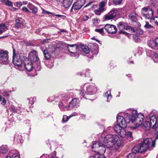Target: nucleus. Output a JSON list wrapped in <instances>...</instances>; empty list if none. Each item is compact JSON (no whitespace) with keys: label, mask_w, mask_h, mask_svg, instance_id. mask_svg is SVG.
Instances as JSON below:
<instances>
[{"label":"nucleus","mask_w":158,"mask_h":158,"mask_svg":"<svg viewBox=\"0 0 158 158\" xmlns=\"http://www.w3.org/2000/svg\"><path fill=\"white\" fill-rule=\"evenodd\" d=\"M124 118L123 116L118 117V122L124 127L131 121L132 123H135L138 126L142 124L144 118L143 114L139 113L137 114V111L130 109L126 110L124 113Z\"/></svg>","instance_id":"obj_1"},{"label":"nucleus","mask_w":158,"mask_h":158,"mask_svg":"<svg viewBox=\"0 0 158 158\" xmlns=\"http://www.w3.org/2000/svg\"><path fill=\"white\" fill-rule=\"evenodd\" d=\"M67 96L65 94H64L58 96L55 95L53 99H52V97H50L49 99L51 100V102L57 98L62 100L61 102L58 104V106L60 109H63L64 110H70L76 107L79 106V100L77 98H74L69 102L68 107H67L65 104V102L67 101L68 99Z\"/></svg>","instance_id":"obj_2"},{"label":"nucleus","mask_w":158,"mask_h":158,"mask_svg":"<svg viewBox=\"0 0 158 158\" xmlns=\"http://www.w3.org/2000/svg\"><path fill=\"white\" fill-rule=\"evenodd\" d=\"M152 126L155 134L158 132V114L153 115L147 117L145 122L142 125V127L146 130H148Z\"/></svg>","instance_id":"obj_3"},{"label":"nucleus","mask_w":158,"mask_h":158,"mask_svg":"<svg viewBox=\"0 0 158 158\" xmlns=\"http://www.w3.org/2000/svg\"><path fill=\"white\" fill-rule=\"evenodd\" d=\"M104 146L108 148L112 147L114 144L119 147L121 143L120 139L116 135H108L104 137L103 140Z\"/></svg>","instance_id":"obj_4"},{"label":"nucleus","mask_w":158,"mask_h":158,"mask_svg":"<svg viewBox=\"0 0 158 158\" xmlns=\"http://www.w3.org/2000/svg\"><path fill=\"white\" fill-rule=\"evenodd\" d=\"M26 58L22 54H18L16 56H13L12 61L15 67L20 70V68L22 66L23 60Z\"/></svg>","instance_id":"obj_5"},{"label":"nucleus","mask_w":158,"mask_h":158,"mask_svg":"<svg viewBox=\"0 0 158 158\" xmlns=\"http://www.w3.org/2000/svg\"><path fill=\"white\" fill-rule=\"evenodd\" d=\"M103 143L99 142H96L94 143L92 147V148L93 151L95 152H97L98 153H101L102 154L104 153L106 151V148L104 145Z\"/></svg>","instance_id":"obj_6"},{"label":"nucleus","mask_w":158,"mask_h":158,"mask_svg":"<svg viewBox=\"0 0 158 158\" xmlns=\"http://www.w3.org/2000/svg\"><path fill=\"white\" fill-rule=\"evenodd\" d=\"M58 49V48L54 46H52L51 48L49 49L48 52L46 49H44V50H42L45 59L49 60L50 59L52 55H55Z\"/></svg>","instance_id":"obj_7"},{"label":"nucleus","mask_w":158,"mask_h":158,"mask_svg":"<svg viewBox=\"0 0 158 158\" xmlns=\"http://www.w3.org/2000/svg\"><path fill=\"white\" fill-rule=\"evenodd\" d=\"M141 14L146 18L149 19L152 17L153 12L152 9L149 6H147L142 9Z\"/></svg>","instance_id":"obj_8"},{"label":"nucleus","mask_w":158,"mask_h":158,"mask_svg":"<svg viewBox=\"0 0 158 158\" xmlns=\"http://www.w3.org/2000/svg\"><path fill=\"white\" fill-rule=\"evenodd\" d=\"M28 59L33 63H39L37 52L35 50L30 52L28 56Z\"/></svg>","instance_id":"obj_9"},{"label":"nucleus","mask_w":158,"mask_h":158,"mask_svg":"<svg viewBox=\"0 0 158 158\" xmlns=\"http://www.w3.org/2000/svg\"><path fill=\"white\" fill-rule=\"evenodd\" d=\"M149 149L146 145H144L141 143L140 144L134 147L133 148V151L135 152L142 153L145 152L147 150Z\"/></svg>","instance_id":"obj_10"},{"label":"nucleus","mask_w":158,"mask_h":158,"mask_svg":"<svg viewBox=\"0 0 158 158\" xmlns=\"http://www.w3.org/2000/svg\"><path fill=\"white\" fill-rule=\"evenodd\" d=\"M85 3V0H78L73 4L71 8V11L73 10H79L81 9Z\"/></svg>","instance_id":"obj_11"},{"label":"nucleus","mask_w":158,"mask_h":158,"mask_svg":"<svg viewBox=\"0 0 158 158\" xmlns=\"http://www.w3.org/2000/svg\"><path fill=\"white\" fill-rule=\"evenodd\" d=\"M8 52L7 51H0V62L4 64H7L8 60Z\"/></svg>","instance_id":"obj_12"},{"label":"nucleus","mask_w":158,"mask_h":158,"mask_svg":"<svg viewBox=\"0 0 158 158\" xmlns=\"http://www.w3.org/2000/svg\"><path fill=\"white\" fill-rule=\"evenodd\" d=\"M104 29L107 32L110 34H114L117 31L116 26L110 24H106L104 26Z\"/></svg>","instance_id":"obj_13"},{"label":"nucleus","mask_w":158,"mask_h":158,"mask_svg":"<svg viewBox=\"0 0 158 158\" xmlns=\"http://www.w3.org/2000/svg\"><path fill=\"white\" fill-rule=\"evenodd\" d=\"M118 13L117 9L113 8L110 12L106 15L105 19L106 20H109L114 18Z\"/></svg>","instance_id":"obj_14"},{"label":"nucleus","mask_w":158,"mask_h":158,"mask_svg":"<svg viewBox=\"0 0 158 158\" xmlns=\"http://www.w3.org/2000/svg\"><path fill=\"white\" fill-rule=\"evenodd\" d=\"M117 26L119 30L120 31H119L120 34H127V33L123 31L124 29H130L131 28V26H127L126 25L125 23L123 22H120L117 24Z\"/></svg>","instance_id":"obj_15"},{"label":"nucleus","mask_w":158,"mask_h":158,"mask_svg":"<svg viewBox=\"0 0 158 158\" xmlns=\"http://www.w3.org/2000/svg\"><path fill=\"white\" fill-rule=\"evenodd\" d=\"M144 145H146L149 148L155 146V142L154 140H152L151 139L147 138L144 139L143 142H142Z\"/></svg>","instance_id":"obj_16"},{"label":"nucleus","mask_w":158,"mask_h":158,"mask_svg":"<svg viewBox=\"0 0 158 158\" xmlns=\"http://www.w3.org/2000/svg\"><path fill=\"white\" fill-rule=\"evenodd\" d=\"M15 24L14 26L15 28L19 29L21 28H24L25 26L24 24V20L21 18H18L15 20Z\"/></svg>","instance_id":"obj_17"},{"label":"nucleus","mask_w":158,"mask_h":158,"mask_svg":"<svg viewBox=\"0 0 158 158\" xmlns=\"http://www.w3.org/2000/svg\"><path fill=\"white\" fill-rule=\"evenodd\" d=\"M67 48L69 51L71 53L73 54H77V52L78 50V47L76 44L70 45L67 44Z\"/></svg>","instance_id":"obj_18"},{"label":"nucleus","mask_w":158,"mask_h":158,"mask_svg":"<svg viewBox=\"0 0 158 158\" xmlns=\"http://www.w3.org/2000/svg\"><path fill=\"white\" fill-rule=\"evenodd\" d=\"M87 94L89 95L94 94L97 91V88L96 87L93 85H90L88 86L86 89Z\"/></svg>","instance_id":"obj_19"},{"label":"nucleus","mask_w":158,"mask_h":158,"mask_svg":"<svg viewBox=\"0 0 158 158\" xmlns=\"http://www.w3.org/2000/svg\"><path fill=\"white\" fill-rule=\"evenodd\" d=\"M8 152L6 146H2L0 147V158H4Z\"/></svg>","instance_id":"obj_20"},{"label":"nucleus","mask_w":158,"mask_h":158,"mask_svg":"<svg viewBox=\"0 0 158 158\" xmlns=\"http://www.w3.org/2000/svg\"><path fill=\"white\" fill-rule=\"evenodd\" d=\"M119 116H118L116 118H117V121L118 123V124H116L115 125L114 129V131L116 132L117 134L118 133H119V131H121V129H122V128L123 127H125L127 126H124L123 125H122V124H121V123H119L118 122V117ZM126 126H127L126 125Z\"/></svg>","instance_id":"obj_21"},{"label":"nucleus","mask_w":158,"mask_h":158,"mask_svg":"<svg viewBox=\"0 0 158 158\" xmlns=\"http://www.w3.org/2000/svg\"><path fill=\"white\" fill-rule=\"evenodd\" d=\"M32 63H33L32 62L29 61L24 63V67L27 71L30 72L32 70L33 68Z\"/></svg>","instance_id":"obj_22"},{"label":"nucleus","mask_w":158,"mask_h":158,"mask_svg":"<svg viewBox=\"0 0 158 158\" xmlns=\"http://www.w3.org/2000/svg\"><path fill=\"white\" fill-rule=\"evenodd\" d=\"M62 2L63 6L65 8H68L71 5L73 0H59Z\"/></svg>","instance_id":"obj_23"},{"label":"nucleus","mask_w":158,"mask_h":158,"mask_svg":"<svg viewBox=\"0 0 158 158\" xmlns=\"http://www.w3.org/2000/svg\"><path fill=\"white\" fill-rule=\"evenodd\" d=\"M27 7L31 10H32L33 13H35L37 12V8L30 3L28 4Z\"/></svg>","instance_id":"obj_24"},{"label":"nucleus","mask_w":158,"mask_h":158,"mask_svg":"<svg viewBox=\"0 0 158 158\" xmlns=\"http://www.w3.org/2000/svg\"><path fill=\"white\" fill-rule=\"evenodd\" d=\"M151 53L150 55H149L148 52H147V56L149 57L151 56V54H153V59L155 62H158V54L156 53H153V52L151 51Z\"/></svg>","instance_id":"obj_25"},{"label":"nucleus","mask_w":158,"mask_h":158,"mask_svg":"<svg viewBox=\"0 0 158 158\" xmlns=\"http://www.w3.org/2000/svg\"><path fill=\"white\" fill-rule=\"evenodd\" d=\"M14 141L17 143H22L23 142L22 137L20 135H16L15 137Z\"/></svg>","instance_id":"obj_26"},{"label":"nucleus","mask_w":158,"mask_h":158,"mask_svg":"<svg viewBox=\"0 0 158 158\" xmlns=\"http://www.w3.org/2000/svg\"><path fill=\"white\" fill-rule=\"evenodd\" d=\"M144 27L146 28L151 29V31L152 32H154L156 30L155 28L150 25L148 22H146V23L144 26Z\"/></svg>","instance_id":"obj_27"},{"label":"nucleus","mask_w":158,"mask_h":158,"mask_svg":"<svg viewBox=\"0 0 158 158\" xmlns=\"http://www.w3.org/2000/svg\"><path fill=\"white\" fill-rule=\"evenodd\" d=\"M81 48L82 50L86 54H88L89 52V48L86 45H82L81 46Z\"/></svg>","instance_id":"obj_28"},{"label":"nucleus","mask_w":158,"mask_h":158,"mask_svg":"<svg viewBox=\"0 0 158 158\" xmlns=\"http://www.w3.org/2000/svg\"><path fill=\"white\" fill-rule=\"evenodd\" d=\"M137 15L135 13H132L130 14L129 17L131 20L132 22H136V17Z\"/></svg>","instance_id":"obj_29"},{"label":"nucleus","mask_w":158,"mask_h":158,"mask_svg":"<svg viewBox=\"0 0 158 158\" xmlns=\"http://www.w3.org/2000/svg\"><path fill=\"white\" fill-rule=\"evenodd\" d=\"M6 26L5 24H0V35L6 31Z\"/></svg>","instance_id":"obj_30"},{"label":"nucleus","mask_w":158,"mask_h":158,"mask_svg":"<svg viewBox=\"0 0 158 158\" xmlns=\"http://www.w3.org/2000/svg\"><path fill=\"white\" fill-rule=\"evenodd\" d=\"M124 127H123L121 131H119V133H118L117 134L119 135L121 137L123 138L126 135V132L125 129Z\"/></svg>","instance_id":"obj_31"},{"label":"nucleus","mask_w":158,"mask_h":158,"mask_svg":"<svg viewBox=\"0 0 158 158\" xmlns=\"http://www.w3.org/2000/svg\"><path fill=\"white\" fill-rule=\"evenodd\" d=\"M148 46L151 48L154 49L156 46L155 41L153 40H151L149 41L148 44Z\"/></svg>","instance_id":"obj_32"},{"label":"nucleus","mask_w":158,"mask_h":158,"mask_svg":"<svg viewBox=\"0 0 158 158\" xmlns=\"http://www.w3.org/2000/svg\"><path fill=\"white\" fill-rule=\"evenodd\" d=\"M103 96L105 97H106L107 98V101L109 102V97H110V98H112L111 94V91L110 90H108L106 93H105L104 95Z\"/></svg>","instance_id":"obj_33"},{"label":"nucleus","mask_w":158,"mask_h":158,"mask_svg":"<svg viewBox=\"0 0 158 158\" xmlns=\"http://www.w3.org/2000/svg\"><path fill=\"white\" fill-rule=\"evenodd\" d=\"M104 10L99 7L98 8L96 9L94 11L95 14L96 15H100Z\"/></svg>","instance_id":"obj_34"},{"label":"nucleus","mask_w":158,"mask_h":158,"mask_svg":"<svg viewBox=\"0 0 158 158\" xmlns=\"http://www.w3.org/2000/svg\"><path fill=\"white\" fill-rule=\"evenodd\" d=\"M133 148L132 149V152L129 153L127 156V158H135V154L137 152H135L133 151Z\"/></svg>","instance_id":"obj_35"},{"label":"nucleus","mask_w":158,"mask_h":158,"mask_svg":"<svg viewBox=\"0 0 158 158\" xmlns=\"http://www.w3.org/2000/svg\"><path fill=\"white\" fill-rule=\"evenodd\" d=\"M90 70L88 69L87 71L85 72V76L87 77V80H89V81H91L92 80V79L91 78V77H88V75H89Z\"/></svg>","instance_id":"obj_36"},{"label":"nucleus","mask_w":158,"mask_h":158,"mask_svg":"<svg viewBox=\"0 0 158 158\" xmlns=\"http://www.w3.org/2000/svg\"><path fill=\"white\" fill-rule=\"evenodd\" d=\"M90 158H106V157L102 155L96 154L94 157L91 156Z\"/></svg>","instance_id":"obj_37"},{"label":"nucleus","mask_w":158,"mask_h":158,"mask_svg":"<svg viewBox=\"0 0 158 158\" xmlns=\"http://www.w3.org/2000/svg\"><path fill=\"white\" fill-rule=\"evenodd\" d=\"M5 158H19V156L18 154L17 153H14L12 155L11 157L10 156H6Z\"/></svg>","instance_id":"obj_38"},{"label":"nucleus","mask_w":158,"mask_h":158,"mask_svg":"<svg viewBox=\"0 0 158 158\" xmlns=\"http://www.w3.org/2000/svg\"><path fill=\"white\" fill-rule=\"evenodd\" d=\"M123 0H113V3L115 5L120 4Z\"/></svg>","instance_id":"obj_39"},{"label":"nucleus","mask_w":158,"mask_h":158,"mask_svg":"<svg viewBox=\"0 0 158 158\" xmlns=\"http://www.w3.org/2000/svg\"><path fill=\"white\" fill-rule=\"evenodd\" d=\"M36 101V98L34 97L33 98H29V103L31 105L33 104L34 102Z\"/></svg>","instance_id":"obj_40"},{"label":"nucleus","mask_w":158,"mask_h":158,"mask_svg":"<svg viewBox=\"0 0 158 158\" xmlns=\"http://www.w3.org/2000/svg\"><path fill=\"white\" fill-rule=\"evenodd\" d=\"M151 21L153 22L155 24L158 25V17L156 16L151 19Z\"/></svg>","instance_id":"obj_41"},{"label":"nucleus","mask_w":158,"mask_h":158,"mask_svg":"<svg viewBox=\"0 0 158 158\" xmlns=\"http://www.w3.org/2000/svg\"><path fill=\"white\" fill-rule=\"evenodd\" d=\"M5 5L11 7H12L13 6V2L9 0H7L6 1V3Z\"/></svg>","instance_id":"obj_42"},{"label":"nucleus","mask_w":158,"mask_h":158,"mask_svg":"<svg viewBox=\"0 0 158 158\" xmlns=\"http://www.w3.org/2000/svg\"><path fill=\"white\" fill-rule=\"evenodd\" d=\"M104 28H102L101 29H96L95 30V31L96 32H98L100 33V34H101L102 35H103L104 34Z\"/></svg>","instance_id":"obj_43"},{"label":"nucleus","mask_w":158,"mask_h":158,"mask_svg":"<svg viewBox=\"0 0 158 158\" xmlns=\"http://www.w3.org/2000/svg\"><path fill=\"white\" fill-rule=\"evenodd\" d=\"M92 51L93 54L95 55H97L98 53V47L97 46H95L94 50H93V49H92Z\"/></svg>","instance_id":"obj_44"},{"label":"nucleus","mask_w":158,"mask_h":158,"mask_svg":"<svg viewBox=\"0 0 158 158\" xmlns=\"http://www.w3.org/2000/svg\"><path fill=\"white\" fill-rule=\"evenodd\" d=\"M9 110L13 113H17L18 111L14 107H11L9 108Z\"/></svg>","instance_id":"obj_45"},{"label":"nucleus","mask_w":158,"mask_h":158,"mask_svg":"<svg viewBox=\"0 0 158 158\" xmlns=\"http://www.w3.org/2000/svg\"><path fill=\"white\" fill-rule=\"evenodd\" d=\"M80 94L81 95V96L82 97L81 98H82L83 97L84 98H86V95L84 93V90H82L81 92L80 93Z\"/></svg>","instance_id":"obj_46"},{"label":"nucleus","mask_w":158,"mask_h":158,"mask_svg":"<svg viewBox=\"0 0 158 158\" xmlns=\"http://www.w3.org/2000/svg\"><path fill=\"white\" fill-rule=\"evenodd\" d=\"M105 2L104 1L101 2L99 4V7L103 9L104 10V7L105 6Z\"/></svg>","instance_id":"obj_47"},{"label":"nucleus","mask_w":158,"mask_h":158,"mask_svg":"<svg viewBox=\"0 0 158 158\" xmlns=\"http://www.w3.org/2000/svg\"><path fill=\"white\" fill-rule=\"evenodd\" d=\"M69 117L66 115H64L63 118V121L64 122H66L69 119Z\"/></svg>","instance_id":"obj_48"},{"label":"nucleus","mask_w":158,"mask_h":158,"mask_svg":"<svg viewBox=\"0 0 158 158\" xmlns=\"http://www.w3.org/2000/svg\"><path fill=\"white\" fill-rule=\"evenodd\" d=\"M22 10L23 11L26 12L27 13H28L30 12V11L26 7H23Z\"/></svg>","instance_id":"obj_49"},{"label":"nucleus","mask_w":158,"mask_h":158,"mask_svg":"<svg viewBox=\"0 0 158 158\" xmlns=\"http://www.w3.org/2000/svg\"><path fill=\"white\" fill-rule=\"evenodd\" d=\"M126 134L128 137L131 138L132 137V133L131 132L128 131L127 133H126Z\"/></svg>","instance_id":"obj_50"},{"label":"nucleus","mask_w":158,"mask_h":158,"mask_svg":"<svg viewBox=\"0 0 158 158\" xmlns=\"http://www.w3.org/2000/svg\"><path fill=\"white\" fill-rule=\"evenodd\" d=\"M3 95L5 97H9V94L6 91H4L3 93Z\"/></svg>","instance_id":"obj_51"},{"label":"nucleus","mask_w":158,"mask_h":158,"mask_svg":"<svg viewBox=\"0 0 158 158\" xmlns=\"http://www.w3.org/2000/svg\"><path fill=\"white\" fill-rule=\"evenodd\" d=\"M22 5V4L21 2H16V6L18 7H20Z\"/></svg>","instance_id":"obj_52"},{"label":"nucleus","mask_w":158,"mask_h":158,"mask_svg":"<svg viewBox=\"0 0 158 158\" xmlns=\"http://www.w3.org/2000/svg\"><path fill=\"white\" fill-rule=\"evenodd\" d=\"M89 18V17L87 15H85L83 16V19L84 21H85L88 20Z\"/></svg>","instance_id":"obj_53"},{"label":"nucleus","mask_w":158,"mask_h":158,"mask_svg":"<svg viewBox=\"0 0 158 158\" xmlns=\"http://www.w3.org/2000/svg\"><path fill=\"white\" fill-rule=\"evenodd\" d=\"M94 2V0H93L92 1H90L87 4V5L85 6V7H86L88 6H89L90 5L92 4Z\"/></svg>","instance_id":"obj_54"},{"label":"nucleus","mask_w":158,"mask_h":158,"mask_svg":"<svg viewBox=\"0 0 158 158\" xmlns=\"http://www.w3.org/2000/svg\"><path fill=\"white\" fill-rule=\"evenodd\" d=\"M42 10H43V11H42V13H46V14H51V12H50L48 11H46L45 10H44L43 9Z\"/></svg>","instance_id":"obj_55"},{"label":"nucleus","mask_w":158,"mask_h":158,"mask_svg":"<svg viewBox=\"0 0 158 158\" xmlns=\"http://www.w3.org/2000/svg\"><path fill=\"white\" fill-rule=\"evenodd\" d=\"M6 100H5V99L4 98H3V100L1 103L3 105H4L6 104Z\"/></svg>","instance_id":"obj_56"},{"label":"nucleus","mask_w":158,"mask_h":158,"mask_svg":"<svg viewBox=\"0 0 158 158\" xmlns=\"http://www.w3.org/2000/svg\"><path fill=\"white\" fill-rule=\"evenodd\" d=\"M13 56H14V57H15L16 56L17 54H16V51L15 50V49H13Z\"/></svg>","instance_id":"obj_57"},{"label":"nucleus","mask_w":158,"mask_h":158,"mask_svg":"<svg viewBox=\"0 0 158 158\" xmlns=\"http://www.w3.org/2000/svg\"><path fill=\"white\" fill-rule=\"evenodd\" d=\"M77 115V114L76 113L74 112V113H73L72 114H71L69 116V117H71L74 116H75L76 115Z\"/></svg>","instance_id":"obj_58"},{"label":"nucleus","mask_w":158,"mask_h":158,"mask_svg":"<svg viewBox=\"0 0 158 158\" xmlns=\"http://www.w3.org/2000/svg\"><path fill=\"white\" fill-rule=\"evenodd\" d=\"M47 66L48 68H51L52 67L53 65L52 64V63H51L50 64H48V65H47Z\"/></svg>","instance_id":"obj_59"},{"label":"nucleus","mask_w":158,"mask_h":158,"mask_svg":"<svg viewBox=\"0 0 158 158\" xmlns=\"http://www.w3.org/2000/svg\"><path fill=\"white\" fill-rule=\"evenodd\" d=\"M155 42L156 46L158 47V38H156L155 39Z\"/></svg>","instance_id":"obj_60"},{"label":"nucleus","mask_w":158,"mask_h":158,"mask_svg":"<svg viewBox=\"0 0 158 158\" xmlns=\"http://www.w3.org/2000/svg\"><path fill=\"white\" fill-rule=\"evenodd\" d=\"M65 32V31L64 29H61L60 31L58 32V33H60L62 32Z\"/></svg>","instance_id":"obj_61"},{"label":"nucleus","mask_w":158,"mask_h":158,"mask_svg":"<svg viewBox=\"0 0 158 158\" xmlns=\"http://www.w3.org/2000/svg\"><path fill=\"white\" fill-rule=\"evenodd\" d=\"M138 31H139V33L140 34H142L143 33V31L140 29H139Z\"/></svg>","instance_id":"obj_62"},{"label":"nucleus","mask_w":158,"mask_h":158,"mask_svg":"<svg viewBox=\"0 0 158 158\" xmlns=\"http://www.w3.org/2000/svg\"><path fill=\"white\" fill-rule=\"evenodd\" d=\"M7 0H0V1L1 2L3 3H4V4H5L6 1Z\"/></svg>","instance_id":"obj_63"},{"label":"nucleus","mask_w":158,"mask_h":158,"mask_svg":"<svg viewBox=\"0 0 158 158\" xmlns=\"http://www.w3.org/2000/svg\"><path fill=\"white\" fill-rule=\"evenodd\" d=\"M55 16H57V17H61L64 16L63 15H55Z\"/></svg>","instance_id":"obj_64"}]
</instances>
